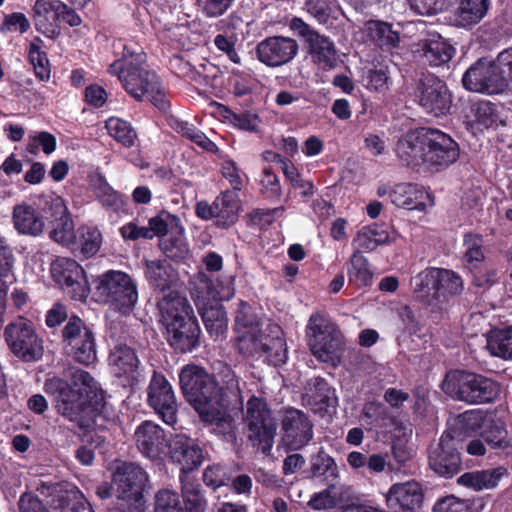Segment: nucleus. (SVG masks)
Masks as SVG:
<instances>
[{
  "label": "nucleus",
  "mask_w": 512,
  "mask_h": 512,
  "mask_svg": "<svg viewBox=\"0 0 512 512\" xmlns=\"http://www.w3.org/2000/svg\"><path fill=\"white\" fill-rule=\"evenodd\" d=\"M201 422L226 440L236 437V424L227 390L229 386H180Z\"/></svg>",
  "instance_id": "f257e3e1"
},
{
  "label": "nucleus",
  "mask_w": 512,
  "mask_h": 512,
  "mask_svg": "<svg viewBox=\"0 0 512 512\" xmlns=\"http://www.w3.org/2000/svg\"><path fill=\"white\" fill-rule=\"evenodd\" d=\"M162 326L169 346L188 353L200 345L201 330L193 309L185 297L170 292L162 299Z\"/></svg>",
  "instance_id": "f03ea898"
},
{
  "label": "nucleus",
  "mask_w": 512,
  "mask_h": 512,
  "mask_svg": "<svg viewBox=\"0 0 512 512\" xmlns=\"http://www.w3.org/2000/svg\"><path fill=\"white\" fill-rule=\"evenodd\" d=\"M56 408L81 429L93 428L105 406L102 386H55Z\"/></svg>",
  "instance_id": "7ed1b4c3"
},
{
  "label": "nucleus",
  "mask_w": 512,
  "mask_h": 512,
  "mask_svg": "<svg viewBox=\"0 0 512 512\" xmlns=\"http://www.w3.org/2000/svg\"><path fill=\"white\" fill-rule=\"evenodd\" d=\"M109 72L118 76L125 90L136 99L145 97L158 107L160 92L157 74L148 69L143 51H133L124 47L122 58L114 61Z\"/></svg>",
  "instance_id": "20e7f679"
},
{
  "label": "nucleus",
  "mask_w": 512,
  "mask_h": 512,
  "mask_svg": "<svg viewBox=\"0 0 512 512\" xmlns=\"http://www.w3.org/2000/svg\"><path fill=\"white\" fill-rule=\"evenodd\" d=\"M464 87L472 92L498 94L512 89V47L495 60L480 59L463 75Z\"/></svg>",
  "instance_id": "39448f33"
},
{
  "label": "nucleus",
  "mask_w": 512,
  "mask_h": 512,
  "mask_svg": "<svg viewBox=\"0 0 512 512\" xmlns=\"http://www.w3.org/2000/svg\"><path fill=\"white\" fill-rule=\"evenodd\" d=\"M306 337L311 353L321 362L336 366L344 352V339L340 330L325 315L310 316Z\"/></svg>",
  "instance_id": "423d86ee"
},
{
  "label": "nucleus",
  "mask_w": 512,
  "mask_h": 512,
  "mask_svg": "<svg viewBox=\"0 0 512 512\" xmlns=\"http://www.w3.org/2000/svg\"><path fill=\"white\" fill-rule=\"evenodd\" d=\"M94 285L97 300L122 314H128L138 300L136 285L124 272L108 271L98 276Z\"/></svg>",
  "instance_id": "0eeeda50"
},
{
  "label": "nucleus",
  "mask_w": 512,
  "mask_h": 512,
  "mask_svg": "<svg viewBox=\"0 0 512 512\" xmlns=\"http://www.w3.org/2000/svg\"><path fill=\"white\" fill-rule=\"evenodd\" d=\"M113 481L117 487V508L120 512H146L143 492L148 476L140 466L124 462L117 467Z\"/></svg>",
  "instance_id": "6e6552de"
},
{
  "label": "nucleus",
  "mask_w": 512,
  "mask_h": 512,
  "mask_svg": "<svg viewBox=\"0 0 512 512\" xmlns=\"http://www.w3.org/2000/svg\"><path fill=\"white\" fill-rule=\"evenodd\" d=\"M247 439L263 454H270L277 431V422L266 400L252 396L246 404Z\"/></svg>",
  "instance_id": "1a4fd4ad"
},
{
  "label": "nucleus",
  "mask_w": 512,
  "mask_h": 512,
  "mask_svg": "<svg viewBox=\"0 0 512 512\" xmlns=\"http://www.w3.org/2000/svg\"><path fill=\"white\" fill-rule=\"evenodd\" d=\"M463 441L446 430L437 442L427 448L428 465L440 477L451 479L463 469L461 450Z\"/></svg>",
  "instance_id": "9d476101"
},
{
  "label": "nucleus",
  "mask_w": 512,
  "mask_h": 512,
  "mask_svg": "<svg viewBox=\"0 0 512 512\" xmlns=\"http://www.w3.org/2000/svg\"><path fill=\"white\" fill-rule=\"evenodd\" d=\"M4 337L11 352L24 362H35L42 358L44 346L31 323L24 318L9 323Z\"/></svg>",
  "instance_id": "9b49d317"
},
{
  "label": "nucleus",
  "mask_w": 512,
  "mask_h": 512,
  "mask_svg": "<svg viewBox=\"0 0 512 512\" xmlns=\"http://www.w3.org/2000/svg\"><path fill=\"white\" fill-rule=\"evenodd\" d=\"M163 442H166L168 460L179 469V481L194 478L192 473L198 470L204 461L203 449L184 435H177L168 440L162 431Z\"/></svg>",
  "instance_id": "f8f14e48"
},
{
  "label": "nucleus",
  "mask_w": 512,
  "mask_h": 512,
  "mask_svg": "<svg viewBox=\"0 0 512 512\" xmlns=\"http://www.w3.org/2000/svg\"><path fill=\"white\" fill-rule=\"evenodd\" d=\"M290 29L295 31L308 44L312 60L325 70L334 68L337 64V54L332 41L320 35L301 18L294 17L290 21Z\"/></svg>",
  "instance_id": "ddd939ff"
},
{
  "label": "nucleus",
  "mask_w": 512,
  "mask_h": 512,
  "mask_svg": "<svg viewBox=\"0 0 512 512\" xmlns=\"http://www.w3.org/2000/svg\"><path fill=\"white\" fill-rule=\"evenodd\" d=\"M62 337L69 352L78 362L89 364L96 359L94 334L79 317L69 318L62 331Z\"/></svg>",
  "instance_id": "4468645a"
},
{
  "label": "nucleus",
  "mask_w": 512,
  "mask_h": 512,
  "mask_svg": "<svg viewBox=\"0 0 512 512\" xmlns=\"http://www.w3.org/2000/svg\"><path fill=\"white\" fill-rule=\"evenodd\" d=\"M282 440L290 450H299L313 438V424L301 410L287 408L281 416Z\"/></svg>",
  "instance_id": "2eb2a0df"
},
{
  "label": "nucleus",
  "mask_w": 512,
  "mask_h": 512,
  "mask_svg": "<svg viewBox=\"0 0 512 512\" xmlns=\"http://www.w3.org/2000/svg\"><path fill=\"white\" fill-rule=\"evenodd\" d=\"M416 97L425 111L436 117L445 115L452 104L447 86L434 75H426L420 79Z\"/></svg>",
  "instance_id": "dca6fc26"
},
{
  "label": "nucleus",
  "mask_w": 512,
  "mask_h": 512,
  "mask_svg": "<svg viewBox=\"0 0 512 512\" xmlns=\"http://www.w3.org/2000/svg\"><path fill=\"white\" fill-rule=\"evenodd\" d=\"M295 39L284 36L267 37L256 46L257 59L264 65L277 68L291 62L298 54Z\"/></svg>",
  "instance_id": "f3484780"
},
{
  "label": "nucleus",
  "mask_w": 512,
  "mask_h": 512,
  "mask_svg": "<svg viewBox=\"0 0 512 512\" xmlns=\"http://www.w3.org/2000/svg\"><path fill=\"white\" fill-rule=\"evenodd\" d=\"M53 279L62 287L68 289L74 299L87 297V281L83 268L73 259L61 257L51 264Z\"/></svg>",
  "instance_id": "a211bd4d"
},
{
  "label": "nucleus",
  "mask_w": 512,
  "mask_h": 512,
  "mask_svg": "<svg viewBox=\"0 0 512 512\" xmlns=\"http://www.w3.org/2000/svg\"><path fill=\"white\" fill-rule=\"evenodd\" d=\"M416 288L422 290L425 286H432L438 296H453L463 290L462 278L452 270L443 268H430L417 275Z\"/></svg>",
  "instance_id": "6ab92c4d"
},
{
  "label": "nucleus",
  "mask_w": 512,
  "mask_h": 512,
  "mask_svg": "<svg viewBox=\"0 0 512 512\" xmlns=\"http://www.w3.org/2000/svg\"><path fill=\"white\" fill-rule=\"evenodd\" d=\"M162 252L167 258L182 260L189 253L180 220L172 214L162 211Z\"/></svg>",
  "instance_id": "aec40b11"
},
{
  "label": "nucleus",
  "mask_w": 512,
  "mask_h": 512,
  "mask_svg": "<svg viewBox=\"0 0 512 512\" xmlns=\"http://www.w3.org/2000/svg\"><path fill=\"white\" fill-rule=\"evenodd\" d=\"M423 500V489L416 481L393 484L386 495L392 512H414L421 508Z\"/></svg>",
  "instance_id": "412c9836"
},
{
  "label": "nucleus",
  "mask_w": 512,
  "mask_h": 512,
  "mask_svg": "<svg viewBox=\"0 0 512 512\" xmlns=\"http://www.w3.org/2000/svg\"><path fill=\"white\" fill-rule=\"evenodd\" d=\"M426 149V162L430 165L447 166L459 157L457 143L447 134L430 129Z\"/></svg>",
  "instance_id": "4be33fe9"
},
{
  "label": "nucleus",
  "mask_w": 512,
  "mask_h": 512,
  "mask_svg": "<svg viewBox=\"0 0 512 512\" xmlns=\"http://www.w3.org/2000/svg\"><path fill=\"white\" fill-rule=\"evenodd\" d=\"M48 211L54 217L50 237L65 246H71L76 238L74 223L68 212L65 201L59 197H52L47 203Z\"/></svg>",
  "instance_id": "5701e85b"
},
{
  "label": "nucleus",
  "mask_w": 512,
  "mask_h": 512,
  "mask_svg": "<svg viewBox=\"0 0 512 512\" xmlns=\"http://www.w3.org/2000/svg\"><path fill=\"white\" fill-rule=\"evenodd\" d=\"M401 235L395 229L388 230L381 224L363 226L355 235L352 245L356 251L371 252L378 246L395 243Z\"/></svg>",
  "instance_id": "b1692460"
},
{
  "label": "nucleus",
  "mask_w": 512,
  "mask_h": 512,
  "mask_svg": "<svg viewBox=\"0 0 512 512\" xmlns=\"http://www.w3.org/2000/svg\"><path fill=\"white\" fill-rule=\"evenodd\" d=\"M390 201L397 207L425 212L434 205L432 196L422 187L398 184L390 193Z\"/></svg>",
  "instance_id": "393cba45"
},
{
  "label": "nucleus",
  "mask_w": 512,
  "mask_h": 512,
  "mask_svg": "<svg viewBox=\"0 0 512 512\" xmlns=\"http://www.w3.org/2000/svg\"><path fill=\"white\" fill-rule=\"evenodd\" d=\"M430 129H420L406 133L397 143V154L408 165L426 162V149Z\"/></svg>",
  "instance_id": "a878e982"
},
{
  "label": "nucleus",
  "mask_w": 512,
  "mask_h": 512,
  "mask_svg": "<svg viewBox=\"0 0 512 512\" xmlns=\"http://www.w3.org/2000/svg\"><path fill=\"white\" fill-rule=\"evenodd\" d=\"M65 4L61 1L36 0L33 18L36 29L44 35L54 38L59 34L57 21Z\"/></svg>",
  "instance_id": "bb28decb"
},
{
  "label": "nucleus",
  "mask_w": 512,
  "mask_h": 512,
  "mask_svg": "<svg viewBox=\"0 0 512 512\" xmlns=\"http://www.w3.org/2000/svg\"><path fill=\"white\" fill-rule=\"evenodd\" d=\"M508 476L504 466L465 472L457 479V484L473 489L474 491L490 490L498 486L500 480Z\"/></svg>",
  "instance_id": "cd10ccee"
},
{
  "label": "nucleus",
  "mask_w": 512,
  "mask_h": 512,
  "mask_svg": "<svg viewBox=\"0 0 512 512\" xmlns=\"http://www.w3.org/2000/svg\"><path fill=\"white\" fill-rule=\"evenodd\" d=\"M457 7L453 13V24L469 28L478 24L487 14L491 0H456Z\"/></svg>",
  "instance_id": "c85d7f7f"
},
{
  "label": "nucleus",
  "mask_w": 512,
  "mask_h": 512,
  "mask_svg": "<svg viewBox=\"0 0 512 512\" xmlns=\"http://www.w3.org/2000/svg\"><path fill=\"white\" fill-rule=\"evenodd\" d=\"M136 445L140 453L152 461L160 460V426L145 420L134 433Z\"/></svg>",
  "instance_id": "c756f323"
},
{
  "label": "nucleus",
  "mask_w": 512,
  "mask_h": 512,
  "mask_svg": "<svg viewBox=\"0 0 512 512\" xmlns=\"http://www.w3.org/2000/svg\"><path fill=\"white\" fill-rule=\"evenodd\" d=\"M442 390L458 401L468 404L490 403L496 399L501 386H440Z\"/></svg>",
  "instance_id": "7c9ffc66"
},
{
  "label": "nucleus",
  "mask_w": 512,
  "mask_h": 512,
  "mask_svg": "<svg viewBox=\"0 0 512 512\" xmlns=\"http://www.w3.org/2000/svg\"><path fill=\"white\" fill-rule=\"evenodd\" d=\"M197 306L210 336L215 340L223 338L227 332L228 318L222 304L219 302L206 303L199 301Z\"/></svg>",
  "instance_id": "2f4dec72"
},
{
  "label": "nucleus",
  "mask_w": 512,
  "mask_h": 512,
  "mask_svg": "<svg viewBox=\"0 0 512 512\" xmlns=\"http://www.w3.org/2000/svg\"><path fill=\"white\" fill-rule=\"evenodd\" d=\"M13 224L15 229L23 235L38 236L44 230V220L38 211L25 203L14 206Z\"/></svg>",
  "instance_id": "473e14b6"
},
{
  "label": "nucleus",
  "mask_w": 512,
  "mask_h": 512,
  "mask_svg": "<svg viewBox=\"0 0 512 512\" xmlns=\"http://www.w3.org/2000/svg\"><path fill=\"white\" fill-rule=\"evenodd\" d=\"M418 53L432 66L447 63L454 54V48L439 35H432L419 43Z\"/></svg>",
  "instance_id": "72a5a7b5"
},
{
  "label": "nucleus",
  "mask_w": 512,
  "mask_h": 512,
  "mask_svg": "<svg viewBox=\"0 0 512 512\" xmlns=\"http://www.w3.org/2000/svg\"><path fill=\"white\" fill-rule=\"evenodd\" d=\"M306 473L311 478L327 483L334 482L339 477L337 463L324 447H320L316 453L310 456L309 468Z\"/></svg>",
  "instance_id": "f704fd0d"
},
{
  "label": "nucleus",
  "mask_w": 512,
  "mask_h": 512,
  "mask_svg": "<svg viewBox=\"0 0 512 512\" xmlns=\"http://www.w3.org/2000/svg\"><path fill=\"white\" fill-rule=\"evenodd\" d=\"M238 195L234 191H225L214 200L216 225L228 227L234 224L239 212Z\"/></svg>",
  "instance_id": "c9c22d12"
},
{
  "label": "nucleus",
  "mask_w": 512,
  "mask_h": 512,
  "mask_svg": "<svg viewBox=\"0 0 512 512\" xmlns=\"http://www.w3.org/2000/svg\"><path fill=\"white\" fill-rule=\"evenodd\" d=\"M367 37L381 48L391 49L398 45L399 34L392 26L380 20H370L365 23Z\"/></svg>",
  "instance_id": "e433bc0d"
},
{
  "label": "nucleus",
  "mask_w": 512,
  "mask_h": 512,
  "mask_svg": "<svg viewBox=\"0 0 512 512\" xmlns=\"http://www.w3.org/2000/svg\"><path fill=\"white\" fill-rule=\"evenodd\" d=\"M184 512H205L207 500L201 484L195 479L180 480Z\"/></svg>",
  "instance_id": "4c0bfd02"
},
{
  "label": "nucleus",
  "mask_w": 512,
  "mask_h": 512,
  "mask_svg": "<svg viewBox=\"0 0 512 512\" xmlns=\"http://www.w3.org/2000/svg\"><path fill=\"white\" fill-rule=\"evenodd\" d=\"M274 335H265L261 356L274 366L285 363L287 359V347L282 333L278 327L273 331Z\"/></svg>",
  "instance_id": "58836bf2"
},
{
  "label": "nucleus",
  "mask_w": 512,
  "mask_h": 512,
  "mask_svg": "<svg viewBox=\"0 0 512 512\" xmlns=\"http://www.w3.org/2000/svg\"><path fill=\"white\" fill-rule=\"evenodd\" d=\"M213 105L216 107L217 113L234 127L248 132L258 131L260 120L256 114L249 112L235 113L227 106L217 102H214Z\"/></svg>",
  "instance_id": "ea45409f"
},
{
  "label": "nucleus",
  "mask_w": 512,
  "mask_h": 512,
  "mask_svg": "<svg viewBox=\"0 0 512 512\" xmlns=\"http://www.w3.org/2000/svg\"><path fill=\"white\" fill-rule=\"evenodd\" d=\"M373 274L369 268L368 259L359 251H354L351 255L348 267L349 283L356 287L369 286L372 282Z\"/></svg>",
  "instance_id": "a19ab883"
},
{
  "label": "nucleus",
  "mask_w": 512,
  "mask_h": 512,
  "mask_svg": "<svg viewBox=\"0 0 512 512\" xmlns=\"http://www.w3.org/2000/svg\"><path fill=\"white\" fill-rule=\"evenodd\" d=\"M102 236L97 228L82 226L77 230L72 249H78L84 257L96 254L100 248Z\"/></svg>",
  "instance_id": "79ce46f5"
},
{
  "label": "nucleus",
  "mask_w": 512,
  "mask_h": 512,
  "mask_svg": "<svg viewBox=\"0 0 512 512\" xmlns=\"http://www.w3.org/2000/svg\"><path fill=\"white\" fill-rule=\"evenodd\" d=\"M113 372L117 376L133 373L138 364L134 351L126 345H118L109 357Z\"/></svg>",
  "instance_id": "37998d69"
},
{
  "label": "nucleus",
  "mask_w": 512,
  "mask_h": 512,
  "mask_svg": "<svg viewBox=\"0 0 512 512\" xmlns=\"http://www.w3.org/2000/svg\"><path fill=\"white\" fill-rule=\"evenodd\" d=\"M480 435L492 448H504L509 444L505 423L500 420L490 419L485 421Z\"/></svg>",
  "instance_id": "c03bdc74"
},
{
  "label": "nucleus",
  "mask_w": 512,
  "mask_h": 512,
  "mask_svg": "<svg viewBox=\"0 0 512 512\" xmlns=\"http://www.w3.org/2000/svg\"><path fill=\"white\" fill-rule=\"evenodd\" d=\"M264 336L259 328L237 332V349L245 356H261Z\"/></svg>",
  "instance_id": "a18cd8bd"
},
{
  "label": "nucleus",
  "mask_w": 512,
  "mask_h": 512,
  "mask_svg": "<svg viewBox=\"0 0 512 512\" xmlns=\"http://www.w3.org/2000/svg\"><path fill=\"white\" fill-rule=\"evenodd\" d=\"M486 347L493 356L512 359V326L489 335Z\"/></svg>",
  "instance_id": "49530a36"
},
{
  "label": "nucleus",
  "mask_w": 512,
  "mask_h": 512,
  "mask_svg": "<svg viewBox=\"0 0 512 512\" xmlns=\"http://www.w3.org/2000/svg\"><path fill=\"white\" fill-rule=\"evenodd\" d=\"M93 189L97 199L103 206L117 211L121 208L123 201L121 196L108 184L102 175L93 179Z\"/></svg>",
  "instance_id": "de8ad7c7"
},
{
  "label": "nucleus",
  "mask_w": 512,
  "mask_h": 512,
  "mask_svg": "<svg viewBox=\"0 0 512 512\" xmlns=\"http://www.w3.org/2000/svg\"><path fill=\"white\" fill-rule=\"evenodd\" d=\"M106 129L110 136L125 147H131L137 138V134L130 123L117 117H111L106 121Z\"/></svg>",
  "instance_id": "09e8293b"
},
{
  "label": "nucleus",
  "mask_w": 512,
  "mask_h": 512,
  "mask_svg": "<svg viewBox=\"0 0 512 512\" xmlns=\"http://www.w3.org/2000/svg\"><path fill=\"white\" fill-rule=\"evenodd\" d=\"M305 8L319 23H327L331 18H336L338 11L336 0H305Z\"/></svg>",
  "instance_id": "8fccbe9b"
},
{
  "label": "nucleus",
  "mask_w": 512,
  "mask_h": 512,
  "mask_svg": "<svg viewBox=\"0 0 512 512\" xmlns=\"http://www.w3.org/2000/svg\"><path fill=\"white\" fill-rule=\"evenodd\" d=\"M473 115L475 123L482 128H491L503 123L499 118L497 106L488 102L481 101L474 105Z\"/></svg>",
  "instance_id": "3c124183"
},
{
  "label": "nucleus",
  "mask_w": 512,
  "mask_h": 512,
  "mask_svg": "<svg viewBox=\"0 0 512 512\" xmlns=\"http://www.w3.org/2000/svg\"><path fill=\"white\" fill-rule=\"evenodd\" d=\"M213 376L201 365L194 363L183 366L179 372L180 384H210Z\"/></svg>",
  "instance_id": "603ef678"
},
{
  "label": "nucleus",
  "mask_w": 512,
  "mask_h": 512,
  "mask_svg": "<svg viewBox=\"0 0 512 512\" xmlns=\"http://www.w3.org/2000/svg\"><path fill=\"white\" fill-rule=\"evenodd\" d=\"M466 247L465 260L471 270H474L484 260L482 251V238L476 234H467L464 237Z\"/></svg>",
  "instance_id": "864d4df0"
},
{
  "label": "nucleus",
  "mask_w": 512,
  "mask_h": 512,
  "mask_svg": "<svg viewBox=\"0 0 512 512\" xmlns=\"http://www.w3.org/2000/svg\"><path fill=\"white\" fill-rule=\"evenodd\" d=\"M282 173L284 174L285 178L290 182L293 188L300 190L302 196L308 197L313 195V184L309 181H305L304 179H302L297 168L291 161L289 163H283Z\"/></svg>",
  "instance_id": "5fc2aeb1"
},
{
  "label": "nucleus",
  "mask_w": 512,
  "mask_h": 512,
  "mask_svg": "<svg viewBox=\"0 0 512 512\" xmlns=\"http://www.w3.org/2000/svg\"><path fill=\"white\" fill-rule=\"evenodd\" d=\"M15 257L6 240L0 236V280L6 281L13 278Z\"/></svg>",
  "instance_id": "6e6d98bb"
},
{
  "label": "nucleus",
  "mask_w": 512,
  "mask_h": 512,
  "mask_svg": "<svg viewBox=\"0 0 512 512\" xmlns=\"http://www.w3.org/2000/svg\"><path fill=\"white\" fill-rule=\"evenodd\" d=\"M485 378L465 369H452L445 375L443 384H484Z\"/></svg>",
  "instance_id": "4d7b16f0"
},
{
  "label": "nucleus",
  "mask_w": 512,
  "mask_h": 512,
  "mask_svg": "<svg viewBox=\"0 0 512 512\" xmlns=\"http://www.w3.org/2000/svg\"><path fill=\"white\" fill-rule=\"evenodd\" d=\"M229 477L223 467L219 465L208 466L203 472V482L214 491L228 484Z\"/></svg>",
  "instance_id": "13d9d810"
},
{
  "label": "nucleus",
  "mask_w": 512,
  "mask_h": 512,
  "mask_svg": "<svg viewBox=\"0 0 512 512\" xmlns=\"http://www.w3.org/2000/svg\"><path fill=\"white\" fill-rule=\"evenodd\" d=\"M256 328H259V323L255 316L252 314L251 307L247 303L241 302L239 304L235 318L236 332Z\"/></svg>",
  "instance_id": "bf43d9fd"
},
{
  "label": "nucleus",
  "mask_w": 512,
  "mask_h": 512,
  "mask_svg": "<svg viewBox=\"0 0 512 512\" xmlns=\"http://www.w3.org/2000/svg\"><path fill=\"white\" fill-rule=\"evenodd\" d=\"M389 76L386 66L372 69L366 76V87L369 90L382 92L388 89Z\"/></svg>",
  "instance_id": "052dcab7"
},
{
  "label": "nucleus",
  "mask_w": 512,
  "mask_h": 512,
  "mask_svg": "<svg viewBox=\"0 0 512 512\" xmlns=\"http://www.w3.org/2000/svg\"><path fill=\"white\" fill-rule=\"evenodd\" d=\"M201 12L209 18L222 16L233 4L234 0H197Z\"/></svg>",
  "instance_id": "680f3d73"
},
{
  "label": "nucleus",
  "mask_w": 512,
  "mask_h": 512,
  "mask_svg": "<svg viewBox=\"0 0 512 512\" xmlns=\"http://www.w3.org/2000/svg\"><path fill=\"white\" fill-rule=\"evenodd\" d=\"M411 8L420 15H434L445 9L448 0H408Z\"/></svg>",
  "instance_id": "e2e57ef3"
},
{
  "label": "nucleus",
  "mask_w": 512,
  "mask_h": 512,
  "mask_svg": "<svg viewBox=\"0 0 512 512\" xmlns=\"http://www.w3.org/2000/svg\"><path fill=\"white\" fill-rule=\"evenodd\" d=\"M334 484H330L328 488L314 493L309 502L308 506L313 510H324V509H332L336 505V499L331 493V488H334Z\"/></svg>",
  "instance_id": "0e129e2a"
},
{
  "label": "nucleus",
  "mask_w": 512,
  "mask_h": 512,
  "mask_svg": "<svg viewBox=\"0 0 512 512\" xmlns=\"http://www.w3.org/2000/svg\"><path fill=\"white\" fill-rule=\"evenodd\" d=\"M236 37L217 34L214 38L216 48L225 53L229 60L235 64L241 63V58L235 49Z\"/></svg>",
  "instance_id": "69168bd1"
},
{
  "label": "nucleus",
  "mask_w": 512,
  "mask_h": 512,
  "mask_svg": "<svg viewBox=\"0 0 512 512\" xmlns=\"http://www.w3.org/2000/svg\"><path fill=\"white\" fill-rule=\"evenodd\" d=\"M386 468H388L389 471L396 469L394 464L389 460V455L387 453H374L368 456L366 469L371 474L382 473Z\"/></svg>",
  "instance_id": "338daca9"
},
{
  "label": "nucleus",
  "mask_w": 512,
  "mask_h": 512,
  "mask_svg": "<svg viewBox=\"0 0 512 512\" xmlns=\"http://www.w3.org/2000/svg\"><path fill=\"white\" fill-rule=\"evenodd\" d=\"M19 512H50L41 499L33 493H23L18 501Z\"/></svg>",
  "instance_id": "774afa93"
}]
</instances>
